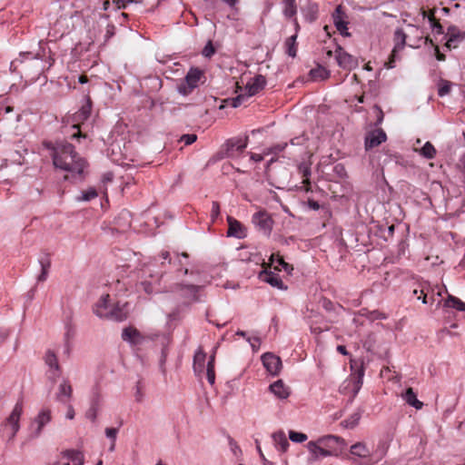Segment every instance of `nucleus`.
<instances>
[{"label": "nucleus", "instance_id": "nucleus-1", "mask_svg": "<svg viewBox=\"0 0 465 465\" xmlns=\"http://www.w3.org/2000/svg\"><path fill=\"white\" fill-rule=\"evenodd\" d=\"M40 50L37 54L33 53L21 54L20 57L12 61L10 69L13 72L18 71V66L23 65L22 72L26 77L35 81L39 75L45 70L50 68L54 63V58L51 54L50 48L43 45V43H39Z\"/></svg>", "mask_w": 465, "mask_h": 465}, {"label": "nucleus", "instance_id": "nucleus-2", "mask_svg": "<svg viewBox=\"0 0 465 465\" xmlns=\"http://www.w3.org/2000/svg\"><path fill=\"white\" fill-rule=\"evenodd\" d=\"M53 162L56 168L72 173L82 175L86 162L74 151V146L68 143H61L54 150Z\"/></svg>", "mask_w": 465, "mask_h": 465}, {"label": "nucleus", "instance_id": "nucleus-3", "mask_svg": "<svg viewBox=\"0 0 465 465\" xmlns=\"http://www.w3.org/2000/svg\"><path fill=\"white\" fill-rule=\"evenodd\" d=\"M94 313L104 319L122 322L126 319V312L118 304L110 302V295L105 294L101 297L94 308Z\"/></svg>", "mask_w": 465, "mask_h": 465}, {"label": "nucleus", "instance_id": "nucleus-4", "mask_svg": "<svg viewBox=\"0 0 465 465\" xmlns=\"http://www.w3.org/2000/svg\"><path fill=\"white\" fill-rule=\"evenodd\" d=\"M206 80L204 71L198 67H192L184 79L178 84L177 89L183 95H188Z\"/></svg>", "mask_w": 465, "mask_h": 465}, {"label": "nucleus", "instance_id": "nucleus-5", "mask_svg": "<svg viewBox=\"0 0 465 465\" xmlns=\"http://www.w3.org/2000/svg\"><path fill=\"white\" fill-rule=\"evenodd\" d=\"M319 440L329 457H339L347 446L343 438L335 435H326L319 438Z\"/></svg>", "mask_w": 465, "mask_h": 465}, {"label": "nucleus", "instance_id": "nucleus-6", "mask_svg": "<svg viewBox=\"0 0 465 465\" xmlns=\"http://www.w3.org/2000/svg\"><path fill=\"white\" fill-rule=\"evenodd\" d=\"M160 257L162 258L163 262H161V266L163 270L156 272V279L157 281L163 276L164 272L167 271H172L173 269L175 272H183L184 274L188 273V269L184 268L181 259L179 256H176L174 260H173L170 257V253L167 251L162 252L160 254Z\"/></svg>", "mask_w": 465, "mask_h": 465}, {"label": "nucleus", "instance_id": "nucleus-7", "mask_svg": "<svg viewBox=\"0 0 465 465\" xmlns=\"http://www.w3.org/2000/svg\"><path fill=\"white\" fill-rule=\"evenodd\" d=\"M23 402L17 401L12 412L5 420V426L10 430L9 440H13L20 430V418L23 414Z\"/></svg>", "mask_w": 465, "mask_h": 465}, {"label": "nucleus", "instance_id": "nucleus-8", "mask_svg": "<svg viewBox=\"0 0 465 465\" xmlns=\"http://www.w3.org/2000/svg\"><path fill=\"white\" fill-rule=\"evenodd\" d=\"M406 34L401 28L397 29L394 33V47L391 53L388 62L385 63V66L389 69L395 67V62L400 59L398 54L404 49L406 45Z\"/></svg>", "mask_w": 465, "mask_h": 465}, {"label": "nucleus", "instance_id": "nucleus-9", "mask_svg": "<svg viewBox=\"0 0 465 465\" xmlns=\"http://www.w3.org/2000/svg\"><path fill=\"white\" fill-rule=\"evenodd\" d=\"M43 359L48 366V378L54 383L62 374V367L58 362L57 355L53 350L48 349Z\"/></svg>", "mask_w": 465, "mask_h": 465}, {"label": "nucleus", "instance_id": "nucleus-10", "mask_svg": "<svg viewBox=\"0 0 465 465\" xmlns=\"http://www.w3.org/2000/svg\"><path fill=\"white\" fill-rule=\"evenodd\" d=\"M92 111V102L90 97L87 98L84 104L82 105V107L74 114V122L73 127L77 129V132L73 134V137H80L82 136V133L79 130V124H83L84 121H86L90 115Z\"/></svg>", "mask_w": 465, "mask_h": 465}, {"label": "nucleus", "instance_id": "nucleus-11", "mask_svg": "<svg viewBox=\"0 0 465 465\" xmlns=\"http://www.w3.org/2000/svg\"><path fill=\"white\" fill-rule=\"evenodd\" d=\"M248 137L232 138L226 143V155L231 158L239 157L247 147Z\"/></svg>", "mask_w": 465, "mask_h": 465}, {"label": "nucleus", "instance_id": "nucleus-12", "mask_svg": "<svg viewBox=\"0 0 465 465\" xmlns=\"http://www.w3.org/2000/svg\"><path fill=\"white\" fill-rule=\"evenodd\" d=\"M332 19L336 29L344 36H350L351 34L348 32V21L347 15L343 12L341 5H338L332 14Z\"/></svg>", "mask_w": 465, "mask_h": 465}, {"label": "nucleus", "instance_id": "nucleus-13", "mask_svg": "<svg viewBox=\"0 0 465 465\" xmlns=\"http://www.w3.org/2000/svg\"><path fill=\"white\" fill-rule=\"evenodd\" d=\"M262 361L265 369L272 375L279 374L282 369V361L280 357L271 352H266L262 356Z\"/></svg>", "mask_w": 465, "mask_h": 465}, {"label": "nucleus", "instance_id": "nucleus-14", "mask_svg": "<svg viewBox=\"0 0 465 465\" xmlns=\"http://www.w3.org/2000/svg\"><path fill=\"white\" fill-rule=\"evenodd\" d=\"M336 61L344 69L351 70L358 65L357 58L345 52L341 46L336 49Z\"/></svg>", "mask_w": 465, "mask_h": 465}, {"label": "nucleus", "instance_id": "nucleus-15", "mask_svg": "<svg viewBox=\"0 0 465 465\" xmlns=\"http://www.w3.org/2000/svg\"><path fill=\"white\" fill-rule=\"evenodd\" d=\"M228 231L227 236L243 239L247 235L246 228L236 219L232 216L227 217Z\"/></svg>", "mask_w": 465, "mask_h": 465}, {"label": "nucleus", "instance_id": "nucleus-16", "mask_svg": "<svg viewBox=\"0 0 465 465\" xmlns=\"http://www.w3.org/2000/svg\"><path fill=\"white\" fill-rule=\"evenodd\" d=\"M252 223L266 232L272 230V219L264 210L259 211L252 215Z\"/></svg>", "mask_w": 465, "mask_h": 465}, {"label": "nucleus", "instance_id": "nucleus-17", "mask_svg": "<svg viewBox=\"0 0 465 465\" xmlns=\"http://www.w3.org/2000/svg\"><path fill=\"white\" fill-rule=\"evenodd\" d=\"M307 449L310 451L309 460L311 462L318 461L324 457H329L319 439L315 441L311 440L307 443Z\"/></svg>", "mask_w": 465, "mask_h": 465}, {"label": "nucleus", "instance_id": "nucleus-18", "mask_svg": "<svg viewBox=\"0 0 465 465\" xmlns=\"http://www.w3.org/2000/svg\"><path fill=\"white\" fill-rule=\"evenodd\" d=\"M447 42L445 45L450 48H456L458 44L465 38V32L460 31L457 26L452 25L448 28Z\"/></svg>", "mask_w": 465, "mask_h": 465}, {"label": "nucleus", "instance_id": "nucleus-19", "mask_svg": "<svg viewBox=\"0 0 465 465\" xmlns=\"http://www.w3.org/2000/svg\"><path fill=\"white\" fill-rule=\"evenodd\" d=\"M386 134L381 129L371 132L365 138V147L367 150L377 147L386 140Z\"/></svg>", "mask_w": 465, "mask_h": 465}, {"label": "nucleus", "instance_id": "nucleus-20", "mask_svg": "<svg viewBox=\"0 0 465 465\" xmlns=\"http://www.w3.org/2000/svg\"><path fill=\"white\" fill-rule=\"evenodd\" d=\"M266 84V79L263 75L258 74L252 78L245 86V89L248 93V96H252L258 94L261 90L264 88Z\"/></svg>", "mask_w": 465, "mask_h": 465}, {"label": "nucleus", "instance_id": "nucleus-21", "mask_svg": "<svg viewBox=\"0 0 465 465\" xmlns=\"http://www.w3.org/2000/svg\"><path fill=\"white\" fill-rule=\"evenodd\" d=\"M350 452L351 455L364 459L361 464L367 465L371 461V450L363 442H357L351 446Z\"/></svg>", "mask_w": 465, "mask_h": 465}, {"label": "nucleus", "instance_id": "nucleus-22", "mask_svg": "<svg viewBox=\"0 0 465 465\" xmlns=\"http://www.w3.org/2000/svg\"><path fill=\"white\" fill-rule=\"evenodd\" d=\"M73 394V388L67 380H64L58 387V391L55 394L56 400L64 404L70 401Z\"/></svg>", "mask_w": 465, "mask_h": 465}, {"label": "nucleus", "instance_id": "nucleus-23", "mask_svg": "<svg viewBox=\"0 0 465 465\" xmlns=\"http://www.w3.org/2000/svg\"><path fill=\"white\" fill-rule=\"evenodd\" d=\"M51 411L49 409H43L38 415L35 417L34 423L36 424V428L34 432L35 437H38L43 428L51 420Z\"/></svg>", "mask_w": 465, "mask_h": 465}, {"label": "nucleus", "instance_id": "nucleus-24", "mask_svg": "<svg viewBox=\"0 0 465 465\" xmlns=\"http://www.w3.org/2000/svg\"><path fill=\"white\" fill-rule=\"evenodd\" d=\"M271 391L279 399H287L290 395L289 388L283 383L282 380H279L270 385Z\"/></svg>", "mask_w": 465, "mask_h": 465}, {"label": "nucleus", "instance_id": "nucleus-25", "mask_svg": "<svg viewBox=\"0 0 465 465\" xmlns=\"http://www.w3.org/2000/svg\"><path fill=\"white\" fill-rule=\"evenodd\" d=\"M272 440L277 450L285 452L290 444L283 430H278L272 434Z\"/></svg>", "mask_w": 465, "mask_h": 465}, {"label": "nucleus", "instance_id": "nucleus-26", "mask_svg": "<svg viewBox=\"0 0 465 465\" xmlns=\"http://www.w3.org/2000/svg\"><path fill=\"white\" fill-rule=\"evenodd\" d=\"M61 456L70 460L73 465H83L84 461L83 452L77 450H64L61 452Z\"/></svg>", "mask_w": 465, "mask_h": 465}, {"label": "nucleus", "instance_id": "nucleus-27", "mask_svg": "<svg viewBox=\"0 0 465 465\" xmlns=\"http://www.w3.org/2000/svg\"><path fill=\"white\" fill-rule=\"evenodd\" d=\"M402 397L409 405L417 410H420L423 406V403L417 399V395L412 388H408Z\"/></svg>", "mask_w": 465, "mask_h": 465}, {"label": "nucleus", "instance_id": "nucleus-28", "mask_svg": "<svg viewBox=\"0 0 465 465\" xmlns=\"http://www.w3.org/2000/svg\"><path fill=\"white\" fill-rule=\"evenodd\" d=\"M270 262L274 264V268L276 270L281 271L282 269L285 271L292 270V267L287 263L283 257L281 256L279 253H272L270 258Z\"/></svg>", "mask_w": 465, "mask_h": 465}, {"label": "nucleus", "instance_id": "nucleus-29", "mask_svg": "<svg viewBox=\"0 0 465 465\" xmlns=\"http://www.w3.org/2000/svg\"><path fill=\"white\" fill-rule=\"evenodd\" d=\"M122 337L124 341H128L132 343H137L138 339L140 338V333L136 329L129 327L123 331Z\"/></svg>", "mask_w": 465, "mask_h": 465}, {"label": "nucleus", "instance_id": "nucleus-30", "mask_svg": "<svg viewBox=\"0 0 465 465\" xmlns=\"http://www.w3.org/2000/svg\"><path fill=\"white\" fill-rule=\"evenodd\" d=\"M206 354L199 350L193 358V369L195 372H202L203 371V365L205 361Z\"/></svg>", "mask_w": 465, "mask_h": 465}, {"label": "nucleus", "instance_id": "nucleus-31", "mask_svg": "<svg viewBox=\"0 0 465 465\" xmlns=\"http://www.w3.org/2000/svg\"><path fill=\"white\" fill-rule=\"evenodd\" d=\"M444 306L448 308H454L458 311H465V303L452 295H449L444 302Z\"/></svg>", "mask_w": 465, "mask_h": 465}, {"label": "nucleus", "instance_id": "nucleus-32", "mask_svg": "<svg viewBox=\"0 0 465 465\" xmlns=\"http://www.w3.org/2000/svg\"><path fill=\"white\" fill-rule=\"evenodd\" d=\"M41 273L37 277L38 282H45L48 277L49 269L51 267V261L48 257L40 260Z\"/></svg>", "mask_w": 465, "mask_h": 465}, {"label": "nucleus", "instance_id": "nucleus-33", "mask_svg": "<svg viewBox=\"0 0 465 465\" xmlns=\"http://www.w3.org/2000/svg\"><path fill=\"white\" fill-rule=\"evenodd\" d=\"M283 14L286 17L292 18L296 15L297 6L295 0H283Z\"/></svg>", "mask_w": 465, "mask_h": 465}, {"label": "nucleus", "instance_id": "nucleus-34", "mask_svg": "<svg viewBox=\"0 0 465 465\" xmlns=\"http://www.w3.org/2000/svg\"><path fill=\"white\" fill-rule=\"evenodd\" d=\"M420 153L427 159H433L436 155V149L430 142H426L420 148Z\"/></svg>", "mask_w": 465, "mask_h": 465}, {"label": "nucleus", "instance_id": "nucleus-35", "mask_svg": "<svg viewBox=\"0 0 465 465\" xmlns=\"http://www.w3.org/2000/svg\"><path fill=\"white\" fill-rule=\"evenodd\" d=\"M360 419L361 414L359 412H354L349 418L342 420L341 422V425H342L346 429H353L358 425Z\"/></svg>", "mask_w": 465, "mask_h": 465}, {"label": "nucleus", "instance_id": "nucleus-36", "mask_svg": "<svg viewBox=\"0 0 465 465\" xmlns=\"http://www.w3.org/2000/svg\"><path fill=\"white\" fill-rule=\"evenodd\" d=\"M264 281L273 287L283 289V282L278 274L272 272L266 273Z\"/></svg>", "mask_w": 465, "mask_h": 465}, {"label": "nucleus", "instance_id": "nucleus-37", "mask_svg": "<svg viewBox=\"0 0 465 465\" xmlns=\"http://www.w3.org/2000/svg\"><path fill=\"white\" fill-rule=\"evenodd\" d=\"M452 84L450 81L441 79L438 84V94L442 97L450 92Z\"/></svg>", "mask_w": 465, "mask_h": 465}, {"label": "nucleus", "instance_id": "nucleus-38", "mask_svg": "<svg viewBox=\"0 0 465 465\" xmlns=\"http://www.w3.org/2000/svg\"><path fill=\"white\" fill-rule=\"evenodd\" d=\"M310 74L313 80L325 79L329 75L328 71L322 66H319L318 68L311 70Z\"/></svg>", "mask_w": 465, "mask_h": 465}, {"label": "nucleus", "instance_id": "nucleus-39", "mask_svg": "<svg viewBox=\"0 0 465 465\" xmlns=\"http://www.w3.org/2000/svg\"><path fill=\"white\" fill-rule=\"evenodd\" d=\"M97 195L98 193L94 188H89L86 191L82 192V195L77 197V201L88 202L96 198Z\"/></svg>", "mask_w": 465, "mask_h": 465}, {"label": "nucleus", "instance_id": "nucleus-40", "mask_svg": "<svg viewBox=\"0 0 465 465\" xmlns=\"http://www.w3.org/2000/svg\"><path fill=\"white\" fill-rule=\"evenodd\" d=\"M296 35H292L287 38L285 45L287 46V54L290 56L294 57L296 55V47H295Z\"/></svg>", "mask_w": 465, "mask_h": 465}, {"label": "nucleus", "instance_id": "nucleus-41", "mask_svg": "<svg viewBox=\"0 0 465 465\" xmlns=\"http://www.w3.org/2000/svg\"><path fill=\"white\" fill-rule=\"evenodd\" d=\"M289 438L293 442H299L302 443L307 440V435L302 432H297L294 430L289 431Z\"/></svg>", "mask_w": 465, "mask_h": 465}, {"label": "nucleus", "instance_id": "nucleus-42", "mask_svg": "<svg viewBox=\"0 0 465 465\" xmlns=\"http://www.w3.org/2000/svg\"><path fill=\"white\" fill-rule=\"evenodd\" d=\"M116 5L117 9H124L129 4H143L144 0H112Z\"/></svg>", "mask_w": 465, "mask_h": 465}, {"label": "nucleus", "instance_id": "nucleus-43", "mask_svg": "<svg viewBox=\"0 0 465 465\" xmlns=\"http://www.w3.org/2000/svg\"><path fill=\"white\" fill-rule=\"evenodd\" d=\"M216 52L215 47L213 46V44L211 40L208 41L206 45L203 47L202 51V54L204 57L211 58Z\"/></svg>", "mask_w": 465, "mask_h": 465}, {"label": "nucleus", "instance_id": "nucleus-44", "mask_svg": "<svg viewBox=\"0 0 465 465\" xmlns=\"http://www.w3.org/2000/svg\"><path fill=\"white\" fill-rule=\"evenodd\" d=\"M286 146H287V143H277V144L273 145L272 147L266 149V151H264V154L265 155H268L271 153L277 154V153L282 152L286 148Z\"/></svg>", "mask_w": 465, "mask_h": 465}, {"label": "nucleus", "instance_id": "nucleus-45", "mask_svg": "<svg viewBox=\"0 0 465 465\" xmlns=\"http://www.w3.org/2000/svg\"><path fill=\"white\" fill-rule=\"evenodd\" d=\"M206 378H207L208 382L211 385L214 384V382H215V371H214V366L212 365V363L211 364H207Z\"/></svg>", "mask_w": 465, "mask_h": 465}, {"label": "nucleus", "instance_id": "nucleus-46", "mask_svg": "<svg viewBox=\"0 0 465 465\" xmlns=\"http://www.w3.org/2000/svg\"><path fill=\"white\" fill-rule=\"evenodd\" d=\"M221 213L220 210V204L218 202H213L212 203V210H211V219L213 223L215 222V220L219 217Z\"/></svg>", "mask_w": 465, "mask_h": 465}, {"label": "nucleus", "instance_id": "nucleus-47", "mask_svg": "<svg viewBox=\"0 0 465 465\" xmlns=\"http://www.w3.org/2000/svg\"><path fill=\"white\" fill-rule=\"evenodd\" d=\"M138 288L147 294H151L153 292V283L147 281L141 282Z\"/></svg>", "mask_w": 465, "mask_h": 465}, {"label": "nucleus", "instance_id": "nucleus-48", "mask_svg": "<svg viewBox=\"0 0 465 465\" xmlns=\"http://www.w3.org/2000/svg\"><path fill=\"white\" fill-rule=\"evenodd\" d=\"M299 169H300L301 173H302L303 183L310 185V181H309V176L311 174L310 168L306 165H301L299 167Z\"/></svg>", "mask_w": 465, "mask_h": 465}, {"label": "nucleus", "instance_id": "nucleus-49", "mask_svg": "<svg viewBox=\"0 0 465 465\" xmlns=\"http://www.w3.org/2000/svg\"><path fill=\"white\" fill-rule=\"evenodd\" d=\"M100 401H101V396H100L99 392L96 391L92 397L90 408L91 409L95 408L96 410H98Z\"/></svg>", "mask_w": 465, "mask_h": 465}, {"label": "nucleus", "instance_id": "nucleus-50", "mask_svg": "<svg viewBox=\"0 0 465 465\" xmlns=\"http://www.w3.org/2000/svg\"><path fill=\"white\" fill-rule=\"evenodd\" d=\"M197 139L196 134H184L182 136L181 140L184 143V144L189 145L194 143Z\"/></svg>", "mask_w": 465, "mask_h": 465}, {"label": "nucleus", "instance_id": "nucleus-51", "mask_svg": "<svg viewBox=\"0 0 465 465\" xmlns=\"http://www.w3.org/2000/svg\"><path fill=\"white\" fill-rule=\"evenodd\" d=\"M118 430L115 428H106L105 434L112 441H115Z\"/></svg>", "mask_w": 465, "mask_h": 465}, {"label": "nucleus", "instance_id": "nucleus-52", "mask_svg": "<svg viewBox=\"0 0 465 465\" xmlns=\"http://www.w3.org/2000/svg\"><path fill=\"white\" fill-rule=\"evenodd\" d=\"M362 376H363V372H360L359 375L356 378V381L354 382V388H353L355 394L360 391V389L361 387Z\"/></svg>", "mask_w": 465, "mask_h": 465}, {"label": "nucleus", "instance_id": "nucleus-53", "mask_svg": "<svg viewBox=\"0 0 465 465\" xmlns=\"http://www.w3.org/2000/svg\"><path fill=\"white\" fill-rule=\"evenodd\" d=\"M248 341L250 342L253 351H257L261 345V340L258 337L249 338Z\"/></svg>", "mask_w": 465, "mask_h": 465}, {"label": "nucleus", "instance_id": "nucleus-54", "mask_svg": "<svg viewBox=\"0 0 465 465\" xmlns=\"http://www.w3.org/2000/svg\"><path fill=\"white\" fill-rule=\"evenodd\" d=\"M229 444L231 446V449L232 450V452L237 455L238 453H241L242 450H241V448L239 447V445L236 443V441H234L232 439H230L229 440Z\"/></svg>", "mask_w": 465, "mask_h": 465}, {"label": "nucleus", "instance_id": "nucleus-55", "mask_svg": "<svg viewBox=\"0 0 465 465\" xmlns=\"http://www.w3.org/2000/svg\"><path fill=\"white\" fill-rule=\"evenodd\" d=\"M423 16H427L429 21H430V23H432V22H435L436 20H438L435 17V10L434 9L429 10L428 14L424 11L423 12Z\"/></svg>", "mask_w": 465, "mask_h": 465}, {"label": "nucleus", "instance_id": "nucleus-56", "mask_svg": "<svg viewBox=\"0 0 465 465\" xmlns=\"http://www.w3.org/2000/svg\"><path fill=\"white\" fill-rule=\"evenodd\" d=\"M430 25L433 30H435L438 34L442 33V25H440L439 20H436L435 22L430 23Z\"/></svg>", "mask_w": 465, "mask_h": 465}, {"label": "nucleus", "instance_id": "nucleus-57", "mask_svg": "<svg viewBox=\"0 0 465 465\" xmlns=\"http://www.w3.org/2000/svg\"><path fill=\"white\" fill-rule=\"evenodd\" d=\"M308 206H309L311 209L314 210V211H317V210H319V209H320V204H319V203H318L317 201L312 200V199H309V200H308Z\"/></svg>", "mask_w": 465, "mask_h": 465}, {"label": "nucleus", "instance_id": "nucleus-58", "mask_svg": "<svg viewBox=\"0 0 465 465\" xmlns=\"http://www.w3.org/2000/svg\"><path fill=\"white\" fill-rule=\"evenodd\" d=\"M417 299L421 300L423 303H428L429 301L427 300V292H425V289L422 288L420 291V295L417 296Z\"/></svg>", "mask_w": 465, "mask_h": 465}, {"label": "nucleus", "instance_id": "nucleus-59", "mask_svg": "<svg viewBox=\"0 0 465 465\" xmlns=\"http://www.w3.org/2000/svg\"><path fill=\"white\" fill-rule=\"evenodd\" d=\"M97 411H98V410H96L95 408H94V409L90 408L89 411H87L86 415L89 419H91L92 420H94L96 419Z\"/></svg>", "mask_w": 465, "mask_h": 465}, {"label": "nucleus", "instance_id": "nucleus-60", "mask_svg": "<svg viewBox=\"0 0 465 465\" xmlns=\"http://www.w3.org/2000/svg\"><path fill=\"white\" fill-rule=\"evenodd\" d=\"M435 55L438 61H444L446 59L445 54L440 53L438 45L435 46Z\"/></svg>", "mask_w": 465, "mask_h": 465}, {"label": "nucleus", "instance_id": "nucleus-61", "mask_svg": "<svg viewBox=\"0 0 465 465\" xmlns=\"http://www.w3.org/2000/svg\"><path fill=\"white\" fill-rule=\"evenodd\" d=\"M66 418L69 420H73L74 418V410L72 405L68 406V410L66 412Z\"/></svg>", "mask_w": 465, "mask_h": 465}, {"label": "nucleus", "instance_id": "nucleus-62", "mask_svg": "<svg viewBox=\"0 0 465 465\" xmlns=\"http://www.w3.org/2000/svg\"><path fill=\"white\" fill-rule=\"evenodd\" d=\"M251 159L253 162L259 163V162H262L263 160V156L262 154H259V153H251Z\"/></svg>", "mask_w": 465, "mask_h": 465}, {"label": "nucleus", "instance_id": "nucleus-63", "mask_svg": "<svg viewBox=\"0 0 465 465\" xmlns=\"http://www.w3.org/2000/svg\"><path fill=\"white\" fill-rule=\"evenodd\" d=\"M244 99L243 95H238L235 99H233L232 106L237 107L241 104V101Z\"/></svg>", "mask_w": 465, "mask_h": 465}, {"label": "nucleus", "instance_id": "nucleus-64", "mask_svg": "<svg viewBox=\"0 0 465 465\" xmlns=\"http://www.w3.org/2000/svg\"><path fill=\"white\" fill-rule=\"evenodd\" d=\"M459 166L465 174V153L460 157Z\"/></svg>", "mask_w": 465, "mask_h": 465}]
</instances>
